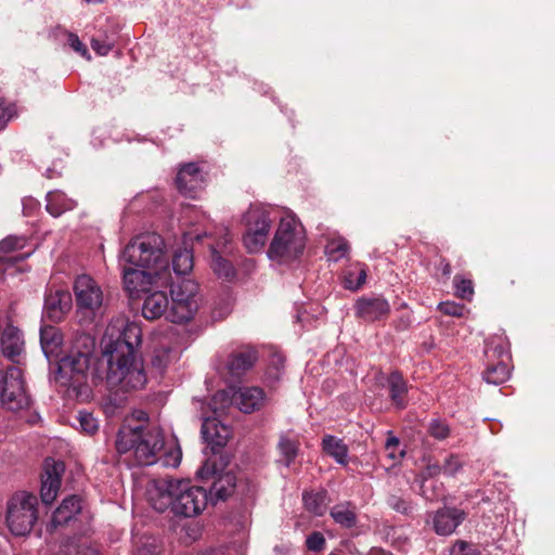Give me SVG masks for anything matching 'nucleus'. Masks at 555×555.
Returning a JSON list of instances; mask_svg holds the SVG:
<instances>
[{"label": "nucleus", "mask_w": 555, "mask_h": 555, "mask_svg": "<svg viewBox=\"0 0 555 555\" xmlns=\"http://www.w3.org/2000/svg\"><path fill=\"white\" fill-rule=\"evenodd\" d=\"M30 253H27L25 256L18 257V259H25L26 257H29Z\"/></svg>", "instance_id": "nucleus-61"}, {"label": "nucleus", "mask_w": 555, "mask_h": 555, "mask_svg": "<svg viewBox=\"0 0 555 555\" xmlns=\"http://www.w3.org/2000/svg\"><path fill=\"white\" fill-rule=\"evenodd\" d=\"M438 310L446 315L461 317L463 314L464 307L452 301H446L438 305Z\"/></svg>", "instance_id": "nucleus-49"}, {"label": "nucleus", "mask_w": 555, "mask_h": 555, "mask_svg": "<svg viewBox=\"0 0 555 555\" xmlns=\"http://www.w3.org/2000/svg\"><path fill=\"white\" fill-rule=\"evenodd\" d=\"M202 421L203 439L211 447L225 446L231 436V429L217 417H203Z\"/></svg>", "instance_id": "nucleus-21"}, {"label": "nucleus", "mask_w": 555, "mask_h": 555, "mask_svg": "<svg viewBox=\"0 0 555 555\" xmlns=\"http://www.w3.org/2000/svg\"><path fill=\"white\" fill-rule=\"evenodd\" d=\"M305 249V234L297 219L287 215L281 218L268 249L269 259L287 263L297 259Z\"/></svg>", "instance_id": "nucleus-6"}, {"label": "nucleus", "mask_w": 555, "mask_h": 555, "mask_svg": "<svg viewBox=\"0 0 555 555\" xmlns=\"http://www.w3.org/2000/svg\"><path fill=\"white\" fill-rule=\"evenodd\" d=\"M197 475L201 479H214L210 491L219 500H225L236 483L234 474L229 472L219 474L216 464L209 460L198 469Z\"/></svg>", "instance_id": "nucleus-14"}, {"label": "nucleus", "mask_w": 555, "mask_h": 555, "mask_svg": "<svg viewBox=\"0 0 555 555\" xmlns=\"http://www.w3.org/2000/svg\"><path fill=\"white\" fill-rule=\"evenodd\" d=\"M455 294L462 299H469L474 294L473 282L456 275L454 278Z\"/></svg>", "instance_id": "nucleus-42"}, {"label": "nucleus", "mask_w": 555, "mask_h": 555, "mask_svg": "<svg viewBox=\"0 0 555 555\" xmlns=\"http://www.w3.org/2000/svg\"><path fill=\"white\" fill-rule=\"evenodd\" d=\"M302 501L308 512L315 516H323L326 512L327 492L325 490L305 492Z\"/></svg>", "instance_id": "nucleus-32"}, {"label": "nucleus", "mask_w": 555, "mask_h": 555, "mask_svg": "<svg viewBox=\"0 0 555 555\" xmlns=\"http://www.w3.org/2000/svg\"><path fill=\"white\" fill-rule=\"evenodd\" d=\"M441 271L443 275L449 276L451 274V266L449 262H441Z\"/></svg>", "instance_id": "nucleus-57"}, {"label": "nucleus", "mask_w": 555, "mask_h": 555, "mask_svg": "<svg viewBox=\"0 0 555 555\" xmlns=\"http://www.w3.org/2000/svg\"><path fill=\"white\" fill-rule=\"evenodd\" d=\"M292 436L287 433H283L279 440V451L281 453V461L285 466H289L298 454L299 443L296 439L291 438Z\"/></svg>", "instance_id": "nucleus-33"}, {"label": "nucleus", "mask_w": 555, "mask_h": 555, "mask_svg": "<svg viewBox=\"0 0 555 555\" xmlns=\"http://www.w3.org/2000/svg\"><path fill=\"white\" fill-rule=\"evenodd\" d=\"M176 184L181 194L195 197V193L204 188V173L197 164H185L177 173Z\"/></svg>", "instance_id": "nucleus-17"}, {"label": "nucleus", "mask_w": 555, "mask_h": 555, "mask_svg": "<svg viewBox=\"0 0 555 555\" xmlns=\"http://www.w3.org/2000/svg\"><path fill=\"white\" fill-rule=\"evenodd\" d=\"M62 341V334L56 327L42 326L40 328L41 349L49 361L59 357V350Z\"/></svg>", "instance_id": "nucleus-27"}, {"label": "nucleus", "mask_w": 555, "mask_h": 555, "mask_svg": "<svg viewBox=\"0 0 555 555\" xmlns=\"http://www.w3.org/2000/svg\"><path fill=\"white\" fill-rule=\"evenodd\" d=\"M464 460L459 454H449L442 463V475L447 477L456 476L464 467Z\"/></svg>", "instance_id": "nucleus-38"}, {"label": "nucleus", "mask_w": 555, "mask_h": 555, "mask_svg": "<svg viewBox=\"0 0 555 555\" xmlns=\"http://www.w3.org/2000/svg\"><path fill=\"white\" fill-rule=\"evenodd\" d=\"M37 496L28 492L14 494L8 503L7 524L14 535L29 533L37 520Z\"/></svg>", "instance_id": "nucleus-7"}, {"label": "nucleus", "mask_w": 555, "mask_h": 555, "mask_svg": "<svg viewBox=\"0 0 555 555\" xmlns=\"http://www.w3.org/2000/svg\"><path fill=\"white\" fill-rule=\"evenodd\" d=\"M169 312V299L163 291L151 293L144 298L142 314L147 320H155L163 315L167 318Z\"/></svg>", "instance_id": "nucleus-24"}, {"label": "nucleus", "mask_w": 555, "mask_h": 555, "mask_svg": "<svg viewBox=\"0 0 555 555\" xmlns=\"http://www.w3.org/2000/svg\"><path fill=\"white\" fill-rule=\"evenodd\" d=\"M82 555H100V553L95 550H87L82 553Z\"/></svg>", "instance_id": "nucleus-59"}, {"label": "nucleus", "mask_w": 555, "mask_h": 555, "mask_svg": "<svg viewBox=\"0 0 555 555\" xmlns=\"http://www.w3.org/2000/svg\"><path fill=\"white\" fill-rule=\"evenodd\" d=\"M177 358L176 351L170 347H160L155 349L152 358L153 366L164 370L168 364Z\"/></svg>", "instance_id": "nucleus-37"}, {"label": "nucleus", "mask_w": 555, "mask_h": 555, "mask_svg": "<svg viewBox=\"0 0 555 555\" xmlns=\"http://www.w3.org/2000/svg\"><path fill=\"white\" fill-rule=\"evenodd\" d=\"M390 313V305L383 296H362L354 304V314L364 322L380 321Z\"/></svg>", "instance_id": "nucleus-15"}, {"label": "nucleus", "mask_w": 555, "mask_h": 555, "mask_svg": "<svg viewBox=\"0 0 555 555\" xmlns=\"http://www.w3.org/2000/svg\"><path fill=\"white\" fill-rule=\"evenodd\" d=\"M246 232L243 243L248 253L260 251L268 240L272 220L267 207L262 205H250L243 217Z\"/></svg>", "instance_id": "nucleus-9"}, {"label": "nucleus", "mask_w": 555, "mask_h": 555, "mask_svg": "<svg viewBox=\"0 0 555 555\" xmlns=\"http://www.w3.org/2000/svg\"><path fill=\"white\" fill-rule=\"evenodd\" d=\"M399 439L395 436H389L386 440L385 448L389 451V457L396 459L395 449L399 447Z\"/></svg>", "instance_id": "nucleus-52"}, {"label": "nucleus", "mask_w": 555, "mask_h": 555, "mask_svg": "<svg viewBox=\"0 0 555 555\" xmlns=\"http://www.w3.org/2000/svg\"><path fill=\"white\" fill-rule=\"evenodd\" d=\"M325 543H326V541H325L324 535L319 531L312 532L311 534H309L307 537V540H306L307 548L312 552L322 551L325 546Z\"/></svg>", "instance_id": "nucleus-45"}, {"label": "nucleus", "mask_w": 555, "mask_h": 555, "mask_svg": "<svg viewBox=\"0 0 555 555\" xmlns=\"http://www.w3.org/2000/svg\"><path fill=\"white\" fill-rule=\"evenodd\" d=\"M65 465L62 461L47 459L41 475L40 498L43 504L50 505L57 496L62 483Z\"/></svg>", "instance_id": "nucleus-12"}, {"label": "nucleus", "mask_w": 555, "mask_h": 555, "mask_svg": "<svg viewBox=\"0 0 555 555\" xmlns=\"http://www.w3.org/2000/svg\"><path fill=\"white\" fill-rule=\"evenodd\" d=\"M70 308V296L65 292L50 293L44 299V315L53 322H59Z\"/></svg>", "instance_id": "nucleus-23"}, {"label": "nucleus", "mask_w": 555, "mask_h": 555, "mask_svg": "<svg viewBox=\"0 0 555 555\" xmlns=\"http://www.w3.org/2000/svg\"><path fill=\"white\" fill-rule=\"evenodd\" d=\"M68 46L81 56L90 59L87 47L80 41L79 37L73 33L68 34Z\"/></svg>", "instance_id": "nucleus-50"}, {"label": "nucleus", "mask_w": 555, "mask_h": 555, "mask_svg": "<svg viewBox=\"0 0 555 555\" xmlns=\"http://www.w3.org/2000/svg\"><path fill=\"white\" fill-rule=\"evenodd\" d=\"M121 260L126 264L153 272L160 281V286H166L171 282L169 263L164 253V242L156 233L140 235L130 241L122 250Z\"/></svg>", "instance_id": "nucleus-5"}, {"label": "nucleus", "mask_w": 555, "mask_h": 555, "mask_svg": "<svg viewBox=\"0 0 555 555\" xmlns=\"http://www.w3.org/2000/svg\"><path fill=\"white\" fill-rule=\"evenodd\" d=\"M284 367V357L280 353H273L271 356L268 374L273 378L278 379Z\"/></svg>", "instance_id": "nucleus-47"}, {"label": "nucleus", "mask_w": 555, "mask_h": 555, "mask_svg": "<svg viewBox=\"0 0 555 555\" xmlns=\"http://www.w3.org/2000/svg\"><path fill=\"white\" fill-rule=\"evenodd\" d=\"M142 341V331L138 323L127 322L118 337L104 345L103 358H106V384L121 390L142 389L146 374L137 349Z\"/></svg>", "instance_id": "nucleus-1"}, {"label": "nucleus", "mask_w": 555, "mask_h": 555, "mask_svg": "<svg viewBox=\"0 0 555 555\" xmlns=\"http://www.w3.org/2000/svg\"><path fill=\"white\" fill-rule=\"evenodd\" d=\"M27 238L25 236L9 235L0 241V251L8 254L22 249L26 246Z\"/></svg>", "instance_id": "nucleus-40"}, {"label": "nucleus", "mask_w": 555, "mask_h": 555, "mask_svg": "<svg viewBox=\"0 0 555 555\" xmlns=\"http://www.w3.org/2000/svg\"><path fill=\"white\" fill-rule=\"evenodd\" d=\"M258 360V351L251 346H241L232 350L224 364L227 372L233 377H240L250 370Z\"/></svg>", "instance_id": "nucleus-16"}, {"label": "nucleus", "mask_w": 555, "mask_h": 555, "mask_svg": "<svg viewBox=\"0 0 555 555\" xmlns=\"http://www.w3.org/2000/svg\"><path fill=\"white\" fill-rule=\"evenodd\" d=\"M182 460V451L179 444L175 443L168 450L165 451L162 457L163 465L166 467L176 468L180 465Z\"/></svg>", "instance_id": "nucleus-41"}, {"label": "nucleus", "mask_w": 555, "mask_h": 555, "mask_svg": "<svg viewBox=\"0 0 555 555\" xmlns=\"http://www.w3.org/2000/svg\"><path fill=\"white\" fill-rule=\"evenodd\" d=\"M264 391L259 387H241L233 390L231 403L244 413H253L261 409L264 403Z\"/></svg>", "instance_id": "nucleus-19"}, {"label": "nucleus", "mask_w": 555, "mask_h": 555, "mask_svg": "<svg viewBox=\"0 0 555 555\" xmlns=\"http://www.w3.org/2000/svg\"><path fill=\"white\" fill-rule=\"evenodd\" d=\"M466 513L456 507H442L433 514V529L438 535H450L465 520Z\"/></svg>", "instance_id": "nucleus-18"}, {"label": "nucleus", "mask_w": 555, "mask_h": 555, "mask_svg": "<svg viewBox=\"0 0 555 555\" xmlns=\"http://www.w3.org/2000/svg\"><path fill=\"white\" fill-rule=\"evenodd\" d=\"M106 358L93 360L90 351L70 350L59 361V374L63 384L78 396H88L91 386L106 382Z\"/></svg>", "instance_id": "nucleus-3"}, {"label": "nucleus", "mask_w": 555, "mask_h": 555, "mask_svg": "<svg viewBox=\"0 0 555 555\" xmlns=\"http://www.w3.org/2000/svg\"><path fill=\"white\" fill-rule=\"evenodd\" d=\"M122 274L125 289L132 298L140 297L141 294L150 292L153 284L160 285V281L153 272L138 267L125 263Z\"/></svg>", "instance_id": "nucleus-13"}, {"label": "nucleus", "mask_w": 555, "mask_h": 555, "mask_svg": "<svg viewBox=\"0 0 555 555\" xmlns=\"http://www.w3.org/2000/svg\"><path fill=\"white\" fill-rule=\"evenodd\" d=\"M331 517L336 524L345 528H352L357 524L356 507L350 502L336 504L331 508Z\"/></svg>", "instance_id": "nucleus-30"}, {"label": "nucleus", "mask_w": 555, "mask_h": 555, "mask_svg": "<svg viewBox=\"0 0 555 555\" xmlns=\"http://www.w3.org/2000/svg\"><path fill=\"white\" fill-rule=\"evenodd\" d=\"M366 266L364 263H352L344 272L343 285L346 289L359 291L366 281Z\"/></svg>", "instance_id": "nucleus-29"}, {"label": "nucleus", "mask_w": 555, "mask_h": 555, "mask_svg": "<svg viewBox=\"0 0 555 555\" xmlns=\"http://www.w3.org/2000/svg\"><path fill=\"white\" fill-rule=\"evenodd\" d=\"M349 244L343 237L333 238L327 242L325 246V253L328 260L337 262L345 258L349 253Z\"/></svg>", "instance_id": "nucleus-36"}, {"label": "nucleus", "mask_w": 555, "mask_h": 555, "mask_svg": "<svg viewBox=\"0 0 555 555\" xmlns=\"http://www.w3.org/2000/svg\"><path fill=\"white\" fill-rule=\"evenodd\" d=\"M193 254L188 248L178 249L173 254L172 270L177 275H185L193 269Z\"/></svg>", "instance_id": "nucleus-34"}, {"label": "nucleus", "mask_w": 555, "mask_h": 555, "mask_svg": "<svg viewBox=\"0 0 555 555\" xmlns=\"http://www.w3.org/2000/svg\"><path fill=\"white\" fill-rule=\"evenodd\" d=\"M135 555H160V548L155 541L146 542L138 548Z\"/></svg>", "instance_id": "nucleus-51"}, {"label": "nucleus", "mask_w": 555, "mask_h": 555, "mask_svg": "<svg viewBox=\"0 0 555 555\" xmlns=\"http://www.w3.org/2000/svg\"><path fill=\"white\" fill-rule=\"evenodd\" d=\"M450 555H478V550L472 543L457 540L451 547Z\"/></svg>", "instance_id": "nucleus-44"}, {"label": "nucleus", "mask_w": 555, "mask_h": 555, "mask_svg": "<svg viewBox=\"0 0 555 555\" xmlns=\"http://www.w3.org/2000/svg\"><path fill=\"white\" fill-rule=\"evenodd\" d=\"M388 505L396 512L401 514H409L412 512V505L411 502L404 500L401 496L398 495H391L388 499Z\"/></svg>", "instance_id": "nucleus-46"}, {"label": "nucleus", "mask_w": 555, "mask_h": 555, "mask_svg": "<svg viewBox=\"0 0 555 555\" xmlns=\"http://www.w3.org/2000/svg\"><path fill=\"white\" fill-rule=\"evenodd\" d=\"M0 404L11 411L23 410L29 405L23 373L17 366L0 369Z\"/></svg>", "instance_id": "nucleus-10"}, {"label": "nucleus", "mask_w": 555, "mask_h": 555, "mask_svg": "<svg viewBox=\"0 0 555 555\" xmlns=\"http://www.w3.org/2000/svg\"><path fill=\"white\" fill-rule=\"evenodd\" d=\"M152 507L163 513L170 509L178 517H195L206 507L208 495L203 487L194 486L190 480H154L147 489Z\"/></svg>", "instance_id": "nucleus-2"}, {"label": "nucleus", "mask_w": 555, "mask_h": 555, "mask_svg": "<svg viewBox=\"0 0 555 555\" xmlns=\"http://www.w3.org/2000/svg\"><path fill=\"white\" fill-rule=\"evenodd\" d=\"M323 450L335 459L338 464L346 465L348 459V448L343 442L341 439H338L334 436L326 435L322 440Z\"/></svg>", "instance_id": "nucleus-31"}, {"label": "nucleus", "mask_w": 555, "mask_h": 555, "mask_svg": "<svg viewBox=\"0 0 555 555\" xmlns=\"http://www.w3.org/2000/svg\"><path fill=\"white\" fill-rule=\"evenodd\" d=\"M366 555H393L392 553L380 548V547H372Z\"/></svg>", "instance_id": "nucleus-56"}, {"label": "nucleus", "mask_w": 555, "mask_h": 555, "mask_svg": "<svg viewBox=\"0 0 555 555\" xmlns=\"http://www.w3.org/2000/svg\"><path fill=\"white\" fill-rule=\"evenodd\" d=\"M165 447L163 431L158 427L121 426L116 435L115 449L119 455L131 453L138 466H151L159 460Z\"/></svg>", "instance_id": "nucleus-4"}, {"label": "nucleus", "mask_w": 555, "mask_h": 555, "mask_svg": "<svg viewBox=\"0 0 555 555\" xmlns=\"http://www.w3.org/2000/svg\"><path fill=\"white\" fill-rule=\"evenodd\" d=\"M78 422L81 429L89 435L94 434L99 429L98 420L92 415V413L80 411L78 414Z\"/></svg>", "instance_id": "nucleus-43"}, {"label": "nucleus", "mask_w": 555, "mask_h": 555, "mask_svg": "<svg viewBox=\"0 0 555 555\" xmlns=\"http://www.w3.org/2000/svg\"><path fill=\"white\" fill-rule=\"evenodd\" d=\"M13 116V108L12 107H3L0 104V127L9 120Z\"/></svg>", "instance_id": "nucleus-54"}, {"label": "nucleus", "mask_w": 555, "mask_h": 555, "mask_svg": "<svg viewBox=\"0 0 555 555\" xmlns=\"http://www.w3.org/2000/svg\"><path fill=\"white\" fill-rule=\"evenodd\" d=\"M197 555H222V554L217 550H208L206 552L198 553Z\"/></svg>", "instance_id": "nucleus-58"}, {"label": "nucleus", "mask_w": 555, "mask_h": 555, "mask_svg": "<svg viewBox=\"0 0 555 555\" xmlns=\"http://www.w3.org/2000/svg\"><path fill=\"white\" fill-rule=\"evenodd\" d=\"M91 47L99 55L104 56L111 52V50L114 47V42L112 40H108L107 38H92Z\"/></svg>", "instance_id": "nucleus-48"}, {"label": "nucleus", "mask_w": 555, "mask_h": 555, "mask_svg": "<svg viewBox=\"0 0 555 555\" xmlns=\"http://www.w3.org/2000/svg\"><path fill=\"white\" fill-rule=\"evenodd\" d=\"M112 334H109V328H107L106 333H105V338H107L108 336H111Z\"/></svg>", "instance_id": "nucleus-62"}, {"label": "nucleus", "mask_w": 555, "mask_h": 555, "mask_svg": "<svg viewBox=\"0 0 555 555\" xmlns=\"http://www.w3.org/2000/svg\"><path fill=\"white\" fill-rule=\"evenodd\" d=\"M485 353L487 358H491L495 354H498L499 358H503V356L507 357L505 350L502 347L491 349L489 346H487ZM508 377L509 370L503 359H501L496 364L489 365L483 372L485 382L492 385H501L506 382Z\"/></svg>", "instance_id": "nucleus-22"}, {"label": "nucleus", "mask_w": 555, "mask_h": 555, "mask_svg": "<svg viewBox=\"0 0 555 555\" xmlns=\"http://www.w3.org/2000/svg\"><path fill=\"white\" fill-rule=\"evenodd\" d=\"M221 398V399H224L228 397V393L225 391H221V392H218L216 396H215V399L217 398Z\"/></svg>", "instance_id": "nucleus-60"}, {"label": "nucleus", "mask_w": 555, "mask_h": 555, "mask_svg": "<svg viewBox=\"0 0 555 555\" xmlns=\"http://www.w3.org/2000/svg\"><path fill=\"white\" fill-rule=\"evenodd\" d=\"M171 306L167 320L172 323H184L193 319L198 309V285L192 280H183L172 284L170 288Z\"/></svg>", "instance_id": "nucleus-8"}, {"label": "nucleus", "mask_w": 555, "mask_h": 555, "mask_svg": "<svg viewBox=\"0 0 555 555\" xmlns=\"http://www.w3.org/2000/svg\"><path fill=\"white\" fill-rule=\"evenodd\" d=\"M211 268L219 278L230 280L235 275L232 263L224 259L216 248H211Z\"/></svg>", "instance_id": "nucleus-35"}, {"label": "nucleus", "mask_w": 555, "mask_h": 555, "mask_svg": "<svg viewBox=\"0 0 555 555\" xmlns=\"http://www.w3.org/2000/svg\"><path fill=\"white\" fill-rule=\"evenodd\" d=\"M442 474V464H428L424 470V475L428 478L436 477L438 475Z\"/></svg>", "instance_id": "nucleus-53"}, {"label": "nucleus", "mask_w": 555, "mask_h": 555, "mask_svg": "<svg viewBox=\"0 0 555 555\" xmlns=\"http://www.w3.org/2000/svg\"><path fill=\"white\" fill-rule=\"evenodd\" d=\"M389 397L398 409L406 406L405 395L408 393V384L402 374L398 371L391 372L387 377Z\"/></svg>", "instance_id": "nucleus-28"}, {"label": "nucleus", "mask_w": 555, "mask_h": 555, "mask_svg": "<svg viewBox=\"0 0 555 555\" xmlns=\"http://www.w3.org/2000/svg\"><path fill=\"white\" fill-rule=\"evenodd\" d=\"M427 430L428 434L437 440L447 439L451 433L449 424L440 418L431 420L428 424Z\"/></svg>", "instance_id": "nucleus-39"}, {"label": "nucleus", "mask_w": 555, "mask_h": 555, "mask_svg": "<svg viewBox=\"0 0 555 555\" xmlns=\"http://www.w3.org/2000/svg\"><path fill=\"white\" fill-rule=\"evenodd\" d=\"M74 294L79 309L95 312L103 302V292L100 285L87 274L76 278Z\"/></svg>", "instance_id": "nucleus-11"}, {"label": "nucleus", "mask_w": 555, "mask_h": 555, "mask_svg": "<svg viewBox=\"0 0 555 555\" xmlns=\"http://www.w3.org/2000/svg\"><path fill=\"white\" fill-rule=\"evenodd\" d=\"M46 209L52 217H60L66 211L73 210L77 202L68 197L64 192L54 190L48 192L46 196Z\"/></svg>", "instance_id": "nucleus-26"}, {"label": "nucleus", "mask_w": 555, "mask_h": 555, "mask_svg": "<svg viewBox=\"0 0 555 555\" xmlns=\"http://www.w3.org/2000/svg\"><path fill=\"white\" fill-rule=\"evenodd\" d=\"M81 509V501L77 495L65 498L60 506L54 511L51 519L52 527L65 525L73 519Z\"/></svg>", "instance_id": "nucleus-25"}, {"label": "nucleus", "mask_w": 555, "mask_h": 555, "mask_svg": "<svg viewBox=\"0 0 555 555\" xmlns=\"http://www.w3.org/2000/svg\"><path fill=\"white\" fill-rule=\"evenodd\" d=\"M38 206V203L33 198H26L23 201V211L24 215L28 216L31 214V210Z\"/></svg>", "instance_id": "nucleus-55"}, {"label": "nucleus", "mask_w": 555, "mask_h": 555, "mask_svg": "<svg viewBox=\"0 0 555 555\" xmlns=\"http://www.w3.org/2000/svg\"><path fill=\"white\" fill-rule=\"evenodd\" d=\"M24 339L22 332L13 326L8 325L0 333V348L5 358L13 363L20 364L22 354L24 353Z\"/></svg>", "instance_id": "nucleus-20"}]
</instances>
